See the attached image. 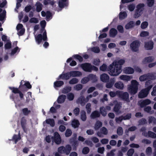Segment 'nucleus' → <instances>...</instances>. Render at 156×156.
Masks as SVG:
<instances>
[{
  "mask_svg": "<svg viewBox=\"0 0 156 156\" xmlns=\"http://www.w3.org/2000/svg\"><path fill=\"white\" fill-rule=\"evenodd\" d=\"M29 22L30 23H38V20L37 19L35 18H32L30 19Z\"/></svg>",
  "mask_w": 156,
  "mask_h": 156,
  "instance_id": "60",
  "label": "nucleus"
},
{
  "mask_svg": "<svg viewBox=\"0 0 156 156\" xmlns=\"http://www.w3.org/2000/svg\"><path fill=\"white\" fill-rule=\"evenodd\" d=\"M114 80H112L111 82L107 83L106 85V87L108 88H111L114 84Z\"/></svg>",
  "mask_w": 156,
  "mask_h": 156,
  "instance_id": "56",
  "label": "nucleus"
},
{
  "mask_svg": "<svg viewBox=\"0 0 156 156\" xmlns=\"http://www.w3.org/2000/svg\"><path fill=\"white\" fill-rule=\"evenodd\" d=\"M100 115L99 113L96 111L93 112L91 115L90 117L92 119H94L96 117H98Z\"/></svg>",
  "mask_w": 156,
  "mask_h": 156,
  "instance_id": "35",
  "label": "nucleus"
},
{
  "mask_svg": "<svg viewBox=\"0 0 156 156\" xmlns=\"http://www.w3.org/2000/svg\"><path fill=\"white\" fill-rule=\"evenodd\" d=\"M66 96L64 95H62L60 96L58 98L57 101L59 103H62L64 102L66 99Z\"/></svg>",
  "mask_w": 156,
  "mask_h": 156,
  "instance_id": "32",
  "label": "nucleus"
},
{
  "mask_svg": "<svg viewBox=\"0 0 156 156\" xmlns=\"http://www.w3.org/2000/svg\"><path fill=\"white\" fill-rule=\"evenodd\" d=\"M40 24L41 27L43 28L42 30L43 32V34H40L37 36H35L36 41L38 44H39L41 43L42 41H45L47 39L46 32L44 29L46 25V22L45 20H43L41 21Z\"/></svg>",
  "mask_w": 156,
  "mask_h": 156,
  "instance_id": "1",
  "label": "nucleus"
},
{
  "mask_svg": "<svg viewBox=\"0 0 156 156\" xmlns=\"http://www.w3.org/2000/svg\"><path fill=\"white\" fill-rule=\"evenodd\" d=\"M70 77V76L69 72L66 73H62L59 76L58 79V80L61 79L65 80H68L69 79Z\"/></svg>",
  "mask_w": 156,
  "mask_h": 156,
  "instance_id": "14",
  "label": "nucleus"
},
{
  "mask_svg": "<svg viewBox=\"0 0 156 156\" xmlns=\"http://www.w3.org/2000/svg\"><path fill=\"white\" fill-rule=\"evenodd\" d=\"M151 101L148 99H146L144 100L140 101L138 102V104L141 107H143L145 105L150 104Z\"/></svg>",
  "mask_w": 156,
  "mask_h": 156,
  "instance_id": "15",
  "label": "nucleus"
},
{
  "mask_svg": "<svg viewBox=\"0 0 156 156\" xmlns=\"http://www.w3.org/2000/svg\"><path fill=\"white\" fill-rule=\"evenodd\" d=\"M154 43L152 41L145 43V47L147 50H151L153 48Z\"/></svg>",
  "mask_w": 156,
  "mask_h": 156,
  "instance_id": "22",
  "label": "nucleus"
},
{
  "mask_svg": "<svg viewBox=\"0 0 156 156\" xmlns=\"http://www.w3.org/2000/svg\"><path fill=\"white\" fill-rule=\"evenodd\" d=\"M119 78L121 80L127 82L130 81L132 78V76H131L123 75H121L119 77Z\"/></svg>",
  "mask_w": 156,
  "mask_h": 156,
  "instance_id": "17",
  "label": "nucleus"
},
{
  "mask_svg": "<svg viewBox=\"0 0 156 156\" xmlns=\"http://www.w3.org/2000/svg\"><path fill=\"white\" fill-rule=\"evenodd\" d=\"M46 123L49 124L51 126H54L55 124L54 120L53 119H48L46 120Z\"/></svg>",
  "mask_w": 156,
  "mask_h": 156,
  "instance_id": "41",
  "label": "nucleus"
},
{
  "mask_svg": "<svg viewBox=\"0 0 156 156\" xmlns=\"http://www.w3.org/2000/svg\"><path fill=\"white\" fill-rule=\"evenodd\" d=\"M116 45L115 44L113 43H110L108 45V48H109L111 49L116 47Z\"/></svg>",
  "mask_w": 156,
  "mask_h": 156,
  "instance_id": "62",
  "label": "nucleus"
},
{
  "mask_svg": "<svg viewBox=\"0 0 156 156\" xmlns=\"http://www.w3.org/2000/svg\"><path fill=\"white\" fill-rule=\"evenodd\" d=\"M71 89V87H65L62 90V93H66L69 92Z\"/></svg>",
  "mask_w": 156,
  "mask_h": 156,
  "instance_id": "48",
  "label": "nucleus"
},
{
  "mask_svg": "<svg viewBox=\"0 0 156 156\" xmlns=\"http://www.w3.org/2000/svg\"><path fill=\"white\" fill-rule=\"evenodd\" d=\"M144 4L143 3H140L137 5L136 12L134 15V17L135 18H137L141 15L144 10Z\"/></svg>",
  "mask_w": 156,
  "mask_h": 156,
  "instance_id": "5",
  "label": "nucleus"
},
{
  "mask_svg": "<svg viewBox=\"0 0 156 156\" xmlns=\"http://www.w3.org/2000/svg\"><path fill=\"white\" fill-rule=\"evenodd\" d=\"M65 147L62 146L59 147L58 149V152L61 154H65Z\"/></svg>",
  "mask_w": 156,
  "mask_h": 156,
  "instance_id": "52",
  "label": "nucleus"
},
{
  "mask_svg": "<svg viewBox=\"0 0 156 156\" xmlns=\"http://www.w3.org/2000/svg\"><path fill=\"white\" fill-rule=\"evenodd\" d=\"M102 126V123L99 121H97L94 126V129L95 130L98 129Z\"/></svg>",
  "mask_w": 156,
  "mask_h": 156,
  "instance_id": "42",
  "label": "nucleus"
},
{
  "mask_svg": "<svg viewBox=\"0 0 156 156\" xmlns=\"http://www.w3.org/2000/svg\"><path fill=\"white\" fill-rule=\"evenodd\" d=\"M114 86L115 87L119 90H122L124 87L123 83L121 81H118L116 83Z\"/></svg>",
  "mask_w": 156,
  "mask_h": 156,
  "instance_id": "23",
  "label": "nucleus"
},
{
  "mask_svg": "<svg viewBox=\"0 0 156 156\" xmlns=\"http://www.w3.org/2000/svg\"><path fill=\"white\" fill-rule=\"evenodd\" d=\"M67 0H60L58 2L59 8L57 10L59 12L65 6H66L68 5L67 1Z\"/></svg>",
  "mask_w": 156,
  "mask_h": 156,
  "instance_id": "8",
  "label": "nucleus"
},
{
  "mask_svg": "<svg viewBox=\"0 0 156 156\" xmlns=\"http://www.w3.org/2000/svg\"><path fill=\"white\" fill-rule=\"evenodd\" d=\"M135 25L134 22L131 21L125 25V28L126 29H129L133 27Z\"/></svg>",
  "mask_w": 156,
  "mask_h": 156,
  "instance_id": "27",
  "label": "nucleus"
},
{
  "mask_svg": "<svg viewBox=\"0 0 156 156\" xmlns=\"http://www.w3.org/2000/svg\"><path fill=\"white\" fill-rule=\"evenodd\" d=\"M151 95L153 96H156V85L153 87Z\"/></svg>",
  "mask_w": 156,
  "mask_h": 156,
  "instance_id": "64",
  "label": "nucleus"
},
{
  "mask_svg": "<svg viewBox=\"0 0 156 156\" xmlns=\"http://www.w3.org/2000/svg\"><path fill=\"white\" fill-rule=\"evenodd\" d=\"M80 118L83 121H84L86 120L87 117L84 111H83L81 112Z\"/></svg>",
  "mask_w": 156,
  "mask_h": 156,
  "instance_id": "43",
  "label": "nucleus"
},
{
  "mask_svg": "<svg viewBox=\"0 0 156 156\" xmlns=\"http://www.w3.org/2000/svg\"><path fill=\"white\" fill-rule=\"evenodd\" d=\"M153 85L152 83L150 81L146 82L145 87L146 88L142 89L139 92L138 97L141 98L146 97L149 94L150 89L152 88Z\"/></svg>",
  "mask_w": 156,
  "mask_h": 156,
  "instance_id": "2",
  "label": "nucleus"
},
{
  "mask_svg": "<svg viewBox=\"0 0 156 156\" xmlns=\"http://www.w3.org/2000/svg\"><path fill=\"white\" fill-rule=\"evenodd\" d=\"M149 32L147 31H143L141 32L140 36L142 37H145L149 35Z\"/></svg>",
  "mask_w": 156,
  "mask_h": 156,
  "instance_id": "44",
  "label": "nucleus"
},
{
  "mask_svg": "<svg viewBox=\"0 0 156 156\" xmlns=\"http://www.w3.org/2000/svg\"><path fill=\"white\" fill-rule=\"evenodd\" d=\"M117 34V30L114 28H112L109 31V35L111 37H115Z\"/></svg>",
  "mask_w": 156,
  "mask_h": 156,
  "instance_id": "28",
  "label": "nucleus"
},
{
  "mask_svg": "<svg viewBox=\"0 0 156 156\" xmlns=\"http://www.w3.org/2000/svg\"><path fill=\"white\" fill-rule=\"evenodd\" d=\"M100 79L101 81L106 82L109 80V77L108 75L104 73L101 75Z\"/></svg>",
  "mask_w": 156,
  "mask_h": 156,
  "instance_id": "24",
  "label": "nucleus"
},
{
  "mask_svg": "<svg viewBox=\"0 0 156 156\" xmlns=\"http://www.w3.org/2000/svg\"><path fill=\"white\" fill-rule=\"evenodd\" d=\"M72 133L71 130L69 129H68L66 130L65 133V136L66 137H69L71 136Z\"/></svg>",
  "mask_w": 156,
  "mask_h": 156,
  "instance_id": "53",
  "label": "nucleus"
},
{
  "mask_svg": "<svg viewBox=\"0 0 156 156\" xmlns=\"http://www.w3.org/2000/svg\"><path fill=\"white\" fill-rule=\"evenodd\" d=\"M154 59V58L153 56H148L145 57L144 58L142 62L143 65H146L148 63L153 61Z\"/></svg>",
  "mask_w": 156,
  "mask_h": 156,
  "instance_id": "11",
  "label": "nucleus"
},
{
  "mask_svg": "<svg viewBox=\"0 0 156 156\" xmlns=\"http://www.w3.org/2000/svg\"><path fill=\"white\" fill-rule=\"evenodd\" d=\"M122 67L118 66L115 65L111 66V64L109 66V74L112 76H116L119 75L121 72Z\"/></svg>",
  "mask_w": 156,
  "mask_h": 156,
  "instance_id": "3",
  "label": "nucleus"
},
{
  "mask_svg": "<svg viewBox=\"0 0 156 156\" xmlns=\"http://www.w3.org/2000/svg\"><path fill=\"white\" fill-rule=\"evenodd\" d=\"M20 137L19 134L18 135H13L12 138V140L14 141L15 143H16V142L20 140Z\"/></svg>",
  "mask_w": 156,
  "mask_h": 156,
  "instance_id": "38",
  "label": "nucleus"
},
{
  "mask_svg": "<svg viewBox=\"0 0 156 156\" xmlns=\"http://www.w3.org/2000/svg\"><path fill=\"white\" fill-rule=\"evenodd\" d=\"M70 77H80L82 75L81 72L78 71H73L69 72Z\"/></svg>",
  "mask_w": 156,
  "mask_h": 156,
  "instance_id": "16",
  "label": "nucleus"
},
{
  "mask_svg": "<svg viewBox=\"0 0 156 156\" xmlns=\"http://www.w3.org/2000/svg\"><path fill=\"white\" fill-rule=\"evenodd\" d=\"M146 154L149 156L151 155L152 154V148L150 147H148L146 149Z\"/></svg>",
  "mask_w": 156,
  "mask_h": 156,
  "instance_id": "46",
  "label": "nucleus"
},
{
  "mask_svg": "<svg viewBox=\"0 0 156 156\" xmlns=\"http://www.w3.org/2000/svg\"><path fill=\"white\" fill-rule=\"evenodd\" d=\"M78 66L81 67L83 70L85 71L91 72L92 71V65L89 63H87L82 64L79 65Z\"/></svg>",
  "mask_w": 156,
  "mask_h": 156,
  "instance_id": "7",
  "label": "nucleus"
},
{
  "mask_svg": "<svg viewBox=\"0 0 156 156\" xmlns=\"http://www.w3.org/2000/svg\"><path fill=\"white\" fill-rule=\"evenodd\" d=\"M101 50L103 51H105L107 49V46L106 44H101Z\"/></svg>",
  "mask_w": 156,
  "mask_h": 156,
  "instance_id": "63",
  "label": "nucleus"
},
{
  "mask_svg": "<svg viewBox=\"0 0 156 156\" xmlns=\"http://www.w3.org/2000/svg\"><path fill=\"white\" fill-rule=\"evenodd\" d=\"M100 111L101 114L103 116H105L106 115L107 113L105 110V109L104 107L101 108L100 109Z\"/></svg>",
  "mask_w": 156,
  "mask_h": 156,
  "instance_id": "54",
  "label": "nucleus"
},
{
  "mask_svg": "<svg viewBox=\"0 0 156 156\" xmlns=\"http://www.w3.org/2000/svg\"><path fill=\"white\" fill-rule=\"evenodd\" d=\"M36 10L38 12H39L42 10V4L39 2H37L36 4Z\"/></svg>",
  "mask_w": 156,
  "mask_h": 156,
  "instance_id": "37",
  "label": "nucleus"
},
{
  "mask_svg": "<svg viewBox=\"0 0 156 156\" xmlns=\"http://www.w3.org/2000/svg\"><path fill=\"white\" fill-rule=\"evenodd\" d=\"M154 0H147V4L149 7L152 6L154 4Z\"/></svg>",
  "mask_w": 156,
  "mask_h": 156,
  "instance_id": "59",
  "label": "nucleus"
},
{
  "mask_svg": "<svg viewBox=\"0 0 156 156\" xmlns=\"http://www.w3.org/2000/svg\"><path fill=\"white\" fill-rule=\"evenodd\" d=\"M125 62V61L124 59H121L114 61L111 64V66L112 65H115L118 66H121L123 65Z\"/></svg>",
  "mask_w": 156,
  "mask_h": 156,
  "instance_id": "18",
  "label": "nucleus"
},
{
  "mask_svg": "<svg viewBox=\"0 0 156 156\" xmlns=\"http://www.w3.org/2000/svg\"><path fill=\"white\" fill-rule=\"evenodd\" d=\"M21 85H24L28 88H31V85H30L29 82H25L23 80H22L21 82L20 87H21Z\"/></svg>",
  "mask_w": 156,
  "mask_h": 156,
  "instance_id": "36",
  "label": "nucleus"
},
{
  "mask_svg": "<svg viewBox=\"0 0 156 156\" xmlns=\"http://www.w3.org/2000/svg\"><path fill=\"white\" fill-rule=\"evenodd\" d=\"M80 125L79 121L77 120L74 119L72 122V126L74 128L78 127Z\"/></svg>",
  "mask_w": 156,
  "mask_h": 156,
  "instance_id": "34",
  "label": "nucleus"
},
{
  "mask_svg": "<svg viewBox=\"0 0 156 156\" xmlns=\"http://www.w3.org/2000/svg\"><path fill=\"white\" fill-rule=\"evenodd\" d=\"M100 69L101 71H105L107 70V66L105 64H103L100 67Z\"/></svg>",
  "mask_w": 156,
  "mask_h": 156,
  "instance_id": "51",
  "label": "nucleus"
},
{
  "mask_svg": "<svg viewBox=\"0 0 156 156\" xmlns=\"http://www.w3.org/2000/svg\"><path fill=\"white\" fill-rule=\"evenodd\" d=\"M113 103L114 105H115L114 108V111L117 113L119 114L120 112L119 109L121 108V105L120 104L117 103L116 101L113 102Z\"/></svg>",
  "mask_w": 156,
  "mask_h": 156,
  "instance_id": "21",
  "label": "nucleus"
},
{
  "mask_svg": "<svg viewBox=\"0 0 156 156\" xmlns=\"http://www.w3.org/2000/svg\"><path fill=\"white\" fill-rule=\"evenodd\" d=\"M82 87V85L80 84H78L74 87V88L75 90H81Z\"/></svg>",
  "mask_w": 156,
  "mask_h": 156,
  "instance_id": "58",
  "label": "nucleus"
},
{
  "mask_svg": "<svg viewBox=\"0 0 156 156\" xmlns=\"http://www.w3.org/2000/svg\"><path fill=\"white\" fill-rule=\"evenodd\" d=\"M20 49L19 47H16L12 50L10 54L11 55H13L16 53H18L20 51Z\"/></svg>",
  "mask_w": 156,
  "mask_h": 156,
  "instance_id": "39",
  "label": "nucleus"
},
{
  "mask_svg": "<svg viewBox=\"0 0 156 156\" xmlns=\"http://www.w3.org/2000/svg\"><path fill=\"white\" fill-rule=\"evenodd\" d=\"M89 80L88 77H86L83 78L81 80V83L83 84H85L87 83Z\"/></svg>",
  "mask_w": 156,
  "mask_h": 156,
  "instance_id": "55",
  "label": "nucleus"
},
{
  "mask_svg": "<svg viewBox=\"0 0 156 156\" xmlns=\"http://www.w3.org/2000/svg\"><path fill=\"white\" fill-rule=\"evenodd\" d=\"M127 13L125 11L120 12L119 14V18L121 20L124 19L127 17Z\"/></svg>",
  "mask_w": 156,
  "mask_h": 156,
  "instance_id": "25",
  "label": "nucleus"
},
{
  "mask_svg": "<svg viewBox=\"0 0 156 156\" xmlns=\"http://www.w3.org/2000/svg\"><path fill=\"white\" fill-rule=\"evenodd\" d=\"M72 149V147L71 146L69 145H67L65 147V154L66 155H68Z\"/></svg>",
  "mask_w": 156,
  "mask_h": 156,
  "instance_id": "30",
  "label": "nucleus"
},
{
  "mask_svg": "<svg viewBox=\"0 0 156 156\" xmlns=\"http://www.w3.org/2000/svg\"><path fill=\"white\" fill-rule=\"evenodd\" d=\"M41 15L43 17H45L46 16V20L47 21H49L52 18L51 14L49 11H47L46 13L44 11H42L41 12Z\"/></svg>",
  "mask_w": 156,
  "mask_h": 156,
  "instance_id": "19",
  "label": "nucleus"
},
{
  "mask_svg": "<svg viewBox=\"0 0 156 156\" xmlns=\"http://www.w3.org/2000/svg\"><path fill=\"white\" fill-rule=\"evenodd\" d=\"M156 79V74L151 73L141 76L139 78V80L140 81H143L148 79L153 80Z\"/></svg>",
  "mask_w": 156,
  "mask_h": 156,
  "instance_id": "6",
  "label": "nucleus"
},
{
  "mask_svg": "<svg viewBox=\"0 0 156 156\" xmlns=\"http://www.w3.org/2000/svg\"><path fill=\"white\" fill-rule=\"evenodd\" d=\"M128 9L131 12L134 10L135 9V6L134 4H130L128 6Z\"/></svg>",
  "mask_w": 156,
  "mask_h": 156,
  "instance_id": "47",
  "label": "nucleus"
},
{
  "mask_svg": "<svg viewBox=\"0 0 156 156\" xmlns=\"http://www.w3.org/2000/svg\"><path fill=\"white\" fill-rule=\"evenodd\" d=\"M148 25V24L147 22H144L141 23V27L142 29H145L147 27Z\"/></svg>",
  "mask_w": 156,
  "mask_h": 156,
  "instance_id": "49",
  "label": "nucleus"
},
{
  "mask_svg": "<svg viewBox=\"0 0 156 156\" xmlns=\"http://www.w3.org/2000/svg\"><path fill=\"white\" fill-rule=\"evenodd\" d=\"M74 96L73 94L70 93L67 96V99L70 101L73 100L74 98Z\"/></svg>",
  "mask_w": 156,
  "mask_h": 156,
  "instance_id": "50",
  "label": "nucleus"
},
{
  "mask_svg": "<svg viewBox=\"0 0 156 156\" xmlns=\"http://www.w3.org/2000/svg\"><path fill=\"white\" fill-rule=\"evenodd\" d=\"M121 93V91L119 90H117L115 92L111 91L109 92V95L112 97H114L116 95L119 97V95Z\"/></svg>",
  "mask_w": 156,
  "mask_h": 156,
  "instance_id": "33",
  "label": "nucleus"
},
{
  "mask_svg": "<svg viewBox=\"0 0 156 156\" xmlns=\"http://www.w3.org/2000/svg\"><path fill=\"white\" fill-rule=\"evenodd\" d=\"M64 82L61 81H57L54 82V87L56 88L57 87H60L64 84Z\"/></svg>",
  "mask_w": 156,
  "mask_h": 156,
  "instance_id": "26",
  "label": "nucleus"
},
{
  "mask_svg": "<svg viewBox=\"0 0 156 156\" xmlns=\"http://www.w3.org/2000/svg\"><path fill=\"white\" fill-rule=\"evenodd\" d=\"M139 83L135 80H133L131 81V85L128 88L129 92L132 94H136L138 90Z\"/></svg>",
  "mask_w": 156,
  "mask_h": 156,
  "instance_id": "4",
  "label": "nucleus"
},
{
  "mask_svg": "<svg viewBox=\"0 0 156 156\" xmlns=\"http://www.w3.org/2000/svg\"><path fill=\"white\" fill-rule=\"evenodd\" d=\"M100 63V61L99 59H94L93 62V63L95 65L98 66Z\"/></svg>",
  "mask_w": 156,
  "mask_h": 156,
  "instance_id": "57",
  "label": "nucleus"
},
{
  "mask_svg": "<svg viewBox=\"0 0 156 156\" xmlns=\"http://www.w3.org/2000/svg\"><path fill=\"white\" fill-rule=\"evenodd\" d=\"M123 71L126 74H132L134 73V70L133 68L131 67H126L124 69Z\"/></svg>",
  "mask_w": 156,
  "mask_h": 156,
  "instance_id": "20",
  "label": "nucleus"
},
{
  "mask_svg": "<svg viewBox=\"0 0 156 156\" xmlns=\"http://www.w3.org/2000/svg\"><path fill=\"white\" fill-rule=\"evenodd\" d=\"M78 82V79L76 78H73L71 79L69 82V83L71 84H74L77 83Z\"/></svg>",
  "mask_w": 156,
  "mask_h": 156,
  "instance_id": "45",
  "label": "nucleus"
},
{
  "mask_svg": "<svg viewBox=\"0 0 156 156\" xmlns=\"http://www.w3.org/2000/svg\"><path fill=\"white\" fill-rule=\"evenodd\" d=\"M17 33L19 36L22 35L25 32V29L23 28V26L21 24H18L16 26Z\"/></svg>",
  "mask_w": 156,
  "mask_h": 156,
  "instance_id": "13",
  "label": "nucleus"
},
{
  "mask_svg": "<svg viewBox=\"0 0 156 156\" xmlns=\"http://www.w3.org/2000/svg\"><path fill=\"white\" fill-rule=\"evenodd\" d=\"M119 97L125 101L127 102L129 101V94L126 92H123L122 91H121V93L119 95Z\"/></svg>",
  "mask_w": 156,
  "mask_h": 156,
  "instance_id": "12",
  "label": "nucleus"
},
{
  "mask_svg": "<svg viewBox=\"0 0 156 156\" xmlns=\"http://www.w3.org/2000/svg\"><path fill=\"white\" fill-rule=\"evenodd\" d=\"M53 141H54L55 143L59 144L61 142V139L60 135L57 132H55L54 134V137L52 139Z\"/></svg>",
  "mask_w": 156,
  "mask_h": 156,
  "instance_id": "9",
  "label": "nucleus"
},
{
  "mask_svg": "<svg viewBox=\"0 0 156 156\" xmlns=\"http://www.w3.org/2000/svg\"><path fill=\"white\" fill-rule=\"evenodd\" d=\"M12 44L9 40H7V41L5 44V49H8L10 48H11Z\"/></svg>",
  "mask_w": 156,
  "mask_h": 156,
  "instance_id": "40",
  "label": "nucleus"
},
{
  "mask_svg": "<svg viewBox=\"0 0 156 156\" xmlns=\"http://www.w3.org/2000/svg\"><path fill=\"white\" fill-rule=\"evenodd\" d=\"M88 51H92L95 53H98L100 52V49L98 47H94L88 49Z\"/></svg>",
  "mask_w": 156,
  "mask_h": 156,
  "instance_id": "31",
  "label": "nucleus"
},
{
  "mask_svg": "<svg viewBox=\"0 0 156 156\" xmlns=\"http://www.w3.org/2000/svg\"><path fill=\"white\" fill-rule=\"evenodd\" d=\"M74 58L78 59L79 61L82 62L83 60V58L82 57L77 55H75L73 56Z\"/></svg>",
  "mask_w": 156,
  "mask_h": 156,
  "instance_id": "61",
  "label": "nucleus"
},
{
  "mask_svg": "<svg viewBox=\"0 0 156 156\" xmlns=\"http://www.w3.org/2000/svg\"><path fill=\"white\" fill-rule=\"evenodd\" d=\"M139 43L138 41H135L133 42L130 44L131 49L133 51H136L138 50Z\"/></svg>",
  "mask_w": 156,
  "mask_h": 156,
  "instance_id": "10",
  "label": "nucleus"
},
{
  "mask_svg": "<svg viewBox=\"0 0 156 156\" xmlns=\"http://www.w3.org/2000/svg\"><path fill=\"white\" fill-rule=\"evenodd\" d=\"M143 134L146 137H150L153 138H156V134L153 132L149 131L147 133H143Z\"/></svg>",
  "mask_w": 156,
  "mask_h": 156,
  "instance_id": "29",
  "label": "nucleus"
}]
</instances>
